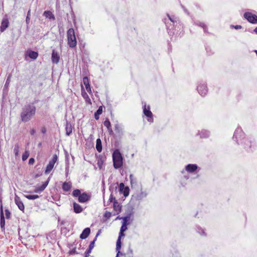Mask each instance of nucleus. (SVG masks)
<instances>
[{"instance_id": "obj_1", "label": "nucleus", "mask_w": 257, "mask_h": 257, "mask_svg": "<svg viewBox=\"0 0 257 257\" xmlns=\"http://www.w3.org/2000/svg\"><path fill=\"white\" fill-rule=\"evenodd\" d=\"M36 107L35 106L29 104L25 106L21 113V117L22 121L26 122L29 121L35 115Z\"/></svg>"}, {"instance_id": "obj_2", "label": "nucleus", "mask_w": 257, "mask_h": 257, "mask_svg": "<svg viewBox=\"0 0 257 257\" xmlns=\"http://www.w3.org/2000/svg\"><path fill=\"white\" fill-rule=\"evenodd\" d=\"M112 159L114 168L118 169L122 166V157L118 150H115L113 153Z\"/></svg>"}, {"instance_id": "obj_3", "label": "nucleus", "mask_w": 257, "mask_h": 257, "mask_svg": "<svg viewBox=\"0 0 257 257\" xmlns=\"http://www.w3.org/2000/svg\"><path fill=\"white\" fill-rule=\"evenodd\" d=\"M68 45L71 48L75 47L77 45V41L75 35L74 30L70 28L67 32Z\"/></svg>"}, {"instance_id": "obj_4", "label": "nucleus", "mask_w": 257, "mask_h": 257, "mask_svg": "<svg viewBox=\"0 0 257 257\" xmlns=\"http://www.w3.org/2000/svg\"><path fill=\"white\" fill-rule=\"evenodd\" d=\"M127 229L126 225H122L120 232L119 233V236L116 241V250L117 251L116 257H118L119 253H120V250L121 248V238L124 236V232Z\"/></svg>"}, {"instance_id": "obj_5", "label": "nucleus", "mask_w": 257, "mask_h": 257, "mask_svg": "<svg viewBox=\"0 0 257 257\" xmlns=\"http://www.w3.org/2000/svg\"><path fill=\"white\" fill-rule=\"evenodd\" d=\"M57 156L56 155H54L53 156L52 159L49 161V164L47 165V166L46 168V169L45 171V173L46 174L49 173L51 171V170L54 168V165H55V163L57 162Z\"/></svg>"}, {"instance_id": "obj_6", "label": "nucleus", "mask_w": 257, "mask_h": 257, "mask_svg": "<svg viewBox=\"0 0 257 257\" xmlns=\"http://www.w3.org/2000/svg\"><path fill=\"white\" fill-rule=\"evenodd\" d=\"M243 16L249 23L252 24L257 23V16L256 15L250 12H246L244 14Z\"/></svg>"}, {"instance_id": "obj_7", "label": "nucleus", "mask_w": 257, "mask_h": 257, "mask_svg": "<svg viewBox=\"0 0 257 257\" xmlns=\"http://www.w3.org/2000/svg\"><path fill=\"white\" fill-rule=\"evenodd\" d=\"M143 113L148 117V120L152 122L153 121V113L150 110V106L145 104L143 106Z\"/></svg>"}, {"instance_id": "obj_8", "label": "nucleus", "mask_w": 257, "mask_h": 257, "mask_svg": "<svg viewBox=\"0 0 257 257\" xmlns=\"http://www.w3.org/2000/svg\"><path fill=\"white\" fill-rule=\"evenodd\" d=\"M91 198L90 195L85 192L81 194L78 197V201L80 203H84L88 201Z\"/></svg>"}, {"instance_id": "obj_9", "label": "nucleus", "mask_w": 257, "mask_h": 257, "mask_svg": "<svg viewBox=\"0 0 257 257\" xmlns=\"http://www.w3.org/2000/svg\"><path fill=\"white\" fill-rule=\"evenodd\" d=\"M197 90L199 94L202 96L205 95L207 93V87L205 84H201L198 85Z\"/></svg>"}, {"instance_id": "obj_10", "label": "nucleus", "mask_w": 257, "mask_h": 257, "mask_svg": "<svg viewBox=\"0 0 257 257\" xmlns=\"http://www.w3.org/2000/svg\"><path fill=\"white\" fill-rule=\"evenodd\" d=\"M15 202L16 205L18 206L19 209L24 211L25 209V206L23 202L22 201L20 197L16 195L15 197Z\"/></svg>"}, {"instance_id": "obj_11", "label": "nucleus", "mask_w": 257, "mask_h": 257, "mask_svg": "<svg viewBox=\"0 0 257 257\" xmlns=\"http://www.w3.org/2000/svg\"><path fill=\"white\" fill-rule=\"evenodd\" d=\"M9 21L6 16V17L4 18L2 21L1 25L0 26V31L1 32H3L9 27Z\"/></svg>"}, {"instance_id": "obj_12", "label": "nucleus", "mask_w": 257, "mask_h": 257, "mask_svg": "<svg viewBox=\"0 0 257 257\" xmlns=\"http://www.w3.org/2000/svg\"><path fill=\"white\" fill-rule=\"evenodd\" d=\"M119 191L120 193H123L124 196H127L129 194V188L125 187L123 183H120L119 185Z\"/></svg>"}, {"instance_id": "obj_13", "label": "nucleus", "mask_w": 257, "mask_h": 257, "mask_svg": "<svg viewBox=\"0 0 257 257\" xmlns=\"http://www.w3.org/2000/svg\"><path fill=\"white\" fill-rule=\"evenodd\" d=\"M49 181L50 178H49L46 182L43 183V184L41 186L36 187L34 190V192L41 193L43 192L48 185Z\"/></svg>"}, {"instance_id": "obj_14", "label": "nucleus", "mask_w": 257, "mask_h": 257, "mask_svg": "<svg viewBox=\"0 0 257 257\" xmlns=\"http://www.w3.org/2000/svg\"><path fill=\"white\" fill-rule=\"evenodd\" d=\"M83 83L85 86L87 92L90 94H92V92L91 90V88L89 84V79L87 76H85L83 78Z\"/></svg>"}, {"instance_id": "obj_15", "label": "nucleus", "mask_w": 257, "mask_h": 257, "mask_svg": "<svg viewBox=\"0 0 257 257\" xmlns=\"http://www.w3.org/2000/svg\"><path fill=\"white\" fill-rule=\"evenodd\" d=\"M81 95L83 98L84 99L85 102L89 104H91V101L90 98H89L88 95L86 92L83 86H81Z\"/></svg>"}, {"instance_id": "obj_16", "label": "nucleus", "mask_w": 257, "mask_h": 257, "mask_svg": "<svg viewBox=\"0 0 257 257\" xmlns=\"http://www.w3.org/2000/svg\"><path fill=\"white\" fill-rule=\"evenodd\" d=\"M52 62L53 63L57 64L60 60V56L57 52L55 50H53L52 53Z\"/></svg>"}, {"instance_id": "obj_17", "label": "nucleus", "mask_w": 257, "mask_h": 257, "mask_svg": "<svg viewBox=\"0 0 257 257\" xmlns=\"http://www.w3.org/2000/svg\"><path fill=\"white\" fill-rule=\"evenodd\" d=\"M198 168L196 164H188L185 167L186 171L188 173H194Z\"/></svg>"}, {"instance_id": "obj_18", "label": "nucleus", "mask_w": 257, "mask_h": 257, "mask_svg": "<svg viewBox=\"0 0 257 257\" xmlns=\"http://www.w3.org/2000/svg\"><path fill=\"white\" fill-rule=\"evenodd\" d=\"M0 216H1V219H0L1 227L2 229H3V230H5V217H4V212H3V208L2 205L1 206Z\"/></svg>"}, {"instance_id": "obj_19", "label": "nucleus", "mask_w": 257, "mask_h": 257, "mask_svg": "<svg viewBox=\"0 0 257 257\" xmlns=\"http://www.w3.org/2000/svg\"><path fill=\"white\" fill-rule=\"evenodd\" d=\"M90 233V229L88 227L85 228L82 233L80 234V237L81 239L86 238Z\"/></svg>"}, {"instance_id": "obj_20", "label": "nucleus", "mask_w": 257, "mask_h": 257, "mask_svg": "<svg viewBox=\"0 0 257 257\" xmlns=\"http://www.w3.org/2000/svg\"><path fill=\"white\" fill-rule=\"evenodd\" d=\"M113 207L116 214H118L121 212V206L120 205L117 201L113 203Z\"/></svg>"}, {"instance_id": "obj_21", "label": "nucleus", "mask_w": 257, "mask_h": 257, "mask_svg": "<svg viewBox=\"0 0 257 257\" xmlns=\"http://www.w3.org/2000/svg\"><path fill=\"white\" fill-rule=\"evenodd\" d=\"M73 205L74 211L76 213H80L83 211L82 207L79 204L74 202Z\"/></svg>"}, {"instance_id": "obj_22", "label": "nucleus", "mask_w": 257, "mask_h": 257, "mask_svg": "<svg viewBox=\"0 0 257 257\" xmlns=\"http://www.w3.org/2000/svg\"><path fill=\"white\" fill-rule=\"evenodd\" d=\"M62 189L65 192L69 191L72 187V183L70 182H65L62 184Z\"/></svg>"}, {"instance_id": "obj_23", "label": "nucleus", "mask_w": 257, "mask_h": 257, "mask_svg": "<svg viewBox=\"0 0 257 257\" xmlns=\"http://www.w3.org/2000/svg\"><path fill=\"white\" fill-rule=\"evenodd\" d=\"M27 55L32 59H36L38 57V53L37 52L29 50L27 52Z\"/></svg>"}, {"instance_id": "obj_24", "label": "nucleus", "mask_w": 257, "mask_h": 257, "mask_svg": "<svg viewBox=\"0 0 257 257\" xmlns=\"http://www.w3.org/2000/svg\"><path fill=\"white\" fill-rule=\"evenodd\" d=\"M43 15L46 18L50 20H54L55 17L54 14L50 11H46L44 12Z\"/></svg>"}, {"instance_id": "obj_25", "label": "nucleus", "mask_w": 257, "mask_h": 257, "mask_svg": "<svg viewBox=\"0 0 257 257\" xmlns=\"http://www.w3.org/2000/svg\"><path fill=\"white\" fill-rule=\"evenodd\" d=\"M104 125L107 127L108 131L109 133L111 134L112 132V130L111 128V123L110 121L108 118H106L103 122Z\"/></svg>"}, {"instance_id": "obj_26", "label": "nucleus", "mask_w": 257, "mask_h": 257, "mask_svg": "<svg viewBox=\"0 0 257 257\" xmlns=\"http://www.w3.org/2000/svg\"><path fill=\"white\" fill-rule=\"evenodd\" d=\"M130 179L131 181L132 187H136L138 184V181L137 178H135L133 174H131L130 176Z\"/></svg>"}, {"instance_id": "obj_27", "label": "nucleus", "mask_w": 257, "mask_h": 257, "mask_svg": "<svg viewBox=\"0 0 257 257\" xmlns=\"http://www.w3.org/2000/svg\"><path fill=\"white\" fill-rule=\"evenodd\" d=\"M104 159L102 157H99L97 160V164L100 169H101L103 167Z\"/></svg>"}, {"instance_id": "obj_28", "label": "nucleus", "mask_w": 257, "mask_h": 257, "mask_svg": "<svg viewBox=\"0 0 257 257\" xmlns=\"http://www.w3.org/2000/svg\"><path fill=\"white\" fill-rule=\"evenodd\" d=\"M96 149L99 153L102 151L101 141L100 139H97L96 140Z\"/></svg>"}, {"instance_id": "obj_29", "label": "nucleus", "mask_w": 257, "mask_h": 257, "mask_svg": "<svg viewBox=\"0 0 257 257\" xmlns=\"http://www.w3.org/2000/svg\"><path fill=\"white\" fill-rule=\"evenodd\" d=\"M25 197L29 200H34L39 197L38 195H26Z\"/></svg>"}, {"instance_id": "obj_30", "label": "nucleus", "mask_w": 257, "mask_h": 257, "mask_svg": "<svg viewBox=\"0 0 257 257\" xmlns=\"http://www.w3.org/2000/svg\"><path fill=\"white\" fill-rule=\"evenodd\" d=\"M66 132L67 135H70L72 132V128L71 124H67L66 126Z\"/></svg>"}, {"instance_id": "obj_31", "label": "nucleus", "mask_w": 257, "mask_h": 257, "mask_svg": "<svg viewBox=\"0 0 257 257\" xmlns=\"http://www.w3.org/2000/svg\"><path fill=\"white\" fill-rule=\"evenodd\" d=\"M19 145L18 144H17L15 145V147L14 149V153L15 154V156H18L19 153Z\"/></svg>"}, {"instance_id": "obj_32", "label": "nucleus", "mask_w": 257, "mask_h": 257, "mask_svg": "<svg viewBox=\"0 0 257 257\" xmlns=\"http://www.w3.org/2000/svg\"><path fill=\"white\" fill-rule=\"evenodd\" d=\"M29 152L28 151H25L22 155V160L24 161H26L29 157Z\"/></svg>"}, {"instance_id": "obj_33", "label": "nucleus", "mask_w": 257, "mask_h": 257, "mask_svg": "<svg viewBox=\"0 0 257 257\" xmlns=\"http://www.w3.org/2000/svg\"><path fill=\"white\" fill-rule=\"evenodd\" d=\"M81 191L79 189H75L72 192V195L74 197H78L81 194Z\"/></svg>"}, {"instance_id": "obj_34", "label": "nucleus", "mask_w": 257, "mask_h": 257, "mask_svg": "<svg viewBox=\"0 0 257 257\" xmlns=\"http://www.w3.org/2000/svg\"><path fill=\"white\" fill-rule=\"evenodd\" d=\"M104 216L107 219H109L111 216V213L110 212L105 211V212L104 214Z\"/></svg>"}, {"instance_id": "obj_35", "label": "nucleus", "mask_w": 257, "mask_h": 257, "mask_svg": "<svg viewBox=\"0 0 257 257\" xmlns=\"http://www.w3.org/2000/svg\"><path fill=\"white\" fill-rule=\"evenodd\" d=\"M5 215L7 219H10L11 217V212L8 209L5 210Z\"/></svg>"}, {"instance_id": "obj_36", "label": "nucleus", "mask_w": 257, "mask_h": 257, "mask_svg": "<svg viewBox=\"0 0 257 257\" xmlns=\"http://www.w3.org/2000/svg\"><path fill=\"white\" fill-rule=\"evenodd\" d=\"M109 200L110 201V202H113V203H114V202H117V200H116L115 198L111 194L110 195Z\"/></svg>"}, {"instance_id": "obj_37", "label": "nucleus", "mask_w": 257, "mask_h": 257, "mask_svg": "<svg viewBox=\"0 0 257 257\" xmlns=\"http://www.w3.org/2000/svg\"><path fill=\"white\" fill-rule=\"evenodd\" d=\"M102 111H103V106H100L99 107L98 109H97V110L95 112H96V113L100 115L102 113Z\"/></svg>"}, {"instance_id": "obj_38", "label": "nucleus", "mask_w": 257, "mask_h": 257, "mask_svg": "<svg viewBox=\"0 0 257 257\" xmlns=\"http://www.w3.org/2000/svg\"><path fill=\"white\" fill-rule=\"evenodd\" d=\"M123 219V222H122V225H127V221H128V217H124L122 218Z\"/></svg>"}, {"instance_id": "obj_39", "label": "nucleus", "mask_w": 257, "mask_h": 257, "mask_svg": "<svg viewBox=\"0 0 257 257\" xmlns=\"http://www.w3.org/2000/svg\"><path fill=\"white\" fill-rule=\"evenodd\" d=\"M92 249H90V248H88L86 251L85 252V257H88L89 255V254L91 252Z\"/></svg>"}, {"instance_id": "obj_40", "label": "nucleus", "mask_w": 257, "mask_h": 257, "mask_svg": "<svg viewBox=\"0 0 257 257\" xmlns=\"http://www.w3.org/2000/svg\"><path fill=\"white\" fill-rule=\"evenodd\" d=\"M30 11H31L30 10H29V11L28 12V14H27V18H26V22H27V23H29L30 20Z\"/></svg>"}, {"instance_id": "obj_41", "label": "nucleus", "mask_w": 257, "mask_h": 257, "mask_svg": "<svg viewBox=\"0 0 257 257\" xmlns=\"http://www.w3.org/2000/svg\"><path fill=\"white\" fill-rule=\"evenodd\" d=\"M94 241H95V240H94L93 241L91 242V243H90V244L89 245V247H88L89 248H90V249H92L94 247Z\"/></svg>"}, {"instance_id": "obj_42", "label": "nucleus", "mask_w": 257, "mask_h": 257, "mask_svg": "<svg viewBox=\"0 0 257 257\" xmlns=\"http://www.w3.org/2000/svg\"><path fill=\"white\" fill-rule=\"evenodd\" d=\"M35 162V159L33 158H31L29 159V164L30 165H33Z\"/></svg>"}, {"instance_id": "obj_43", "label": "nucleus", "mask_w": 257, "mask_h": 257, "mask_svg": "<svg viewBox=\"0 0 257 257\" xmlns=\"http://www.w3.org/2000/svg\"><path fill=\"white\" fill-rule=\"evenodd\" d=\"M69 253L70 254H73L76 253V249H72L71 250H70L69 252Z\"/></svg>"}, {"instance_id": "obj_44", "label": "nucleus", "mask_w": 257, "mask_h": 257, "mask_svg": "<svg viewBox=\"0 0 257 257\" xmlns=\"http://www.w3.org/2000/svg\"><path fill=\"white\" fill-rule=\"evenodd\" d=\"M46 128L45 127V126H43L41 128V132L43 134H45L46 133Z\"/></svg>"}, {"instance_id": "obj_45", "label": "nucleus", "mask_w": 257, "mask_h": 257, "mask_svg": "<svg viewBox=\"0 0 257 257\" xmlns=\"http://www.w3.org/2000/svg\"><path fill=\"white\" fill-rule=\"evenodd\" d=\"M94 117L96 120H98L99 118V114L94 113Z\"/></svg>"}, {"instance_id": "obj_46", "label": "nucleus", "mask_w": 257, "mask_h": 257, "mask_svg": "<svg viewBox=\"0 0 257 257\" xmlns=\"http://www.w3.org/2000/svg\"><path fill=\"white\" fill-rule=\"evenodd\" d=\"M232 27H234L235 29H239L242 28L240 25L233 26Z\"/></svg>"}, {"instance_id": "obj_47", "label": "nucleus", "mask_w": 257, "mask_h": 257, "mask_svg": "<svg viewBox=\"0 0 257 257\" xmlns=\"http://www.w3.org/2000/svg\"><path fill=\"white\" fill-rule=\"evenodd\" d=\"M35 133H36V131H35V130L34 128L32 129V130L30 131V134H31V135H34V134H35Z\"/></svg>"}, {"instance_id": "obj_48", "label": "nucleus", "mask_w": 257, "mask_h": 257, "mask_svg": "<svg viewBox=\"0 0 257 257\" xmlns=\"http://www.w3.org/2000/svg\"><path fill=\"white\" fill-rule=\"evenodd\" d=\"M254 32L257 34V27L254 29Z\"/></svg>"}, {"instance_id": "obj_49", "label": "nucleus", "mask_w": 257, "mask_h": 257, "mask_svg": "<svg viewBox=\"0 0 257 257\" xmlns=\"http://www.w3.org/2000/svg\"><path fill=\"white\" fill-rule=\"evenodd\" d=\"M115 131H116V130L119 131V130H118V126H115Z\"/></svg>"}, {"instance_id": "obj_50", "label": "nucleus", "mask_w": 257, "mask_h": 257, "mask_svg": "<svg viewBox=\"0 0 257 257\" xmlns=\"http://www.w3.org/2000/svg\"><path fill=\"white\" fill-rule=\"evenodd\" d=\"M168 17H169V19H170L172 22H173V21L172 20V19H171L169 16H168Z\"/></svg>"}, {"instance_id": "obj_51", "label": "nucleus", "mask_w": 257, "mask_h": 257, "mask_svg": "<svg viewBox=\"0 0 257 257\" xmlns=\"http://www.w3.org/2000/svg\"><path fill=\"white\" fill-rule=\"evenodd\" d=\"M254 52L255 53L256 56H257V50H254Z\"/></svg>"}, {"instance_id": "obj_52", "label": "nucleus", "mask_w": 257, "mask_h": 257, "mask_svg": "<svg viewBox=\"0 0 257 257\" xmlns=\"http://www.w3.org/2000/svg\"><path fill=\"white\" fill-rule=\"evenodd\" d=\"M121 218H119L118 217H117L116 219H121Z\"/></svg>"}]
</instances>
